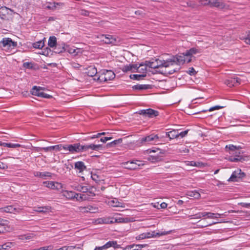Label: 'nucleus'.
I'll list each match as a JSON object with an SVG mask.
<instances>
[{
  "label": "nucleus",
  "mask_w": 250,
  "mask_h": 250,
  "mask_svg": "<svg viewBox=\"0 0 250 250\" xmlns=\"http://www.w3.org/2000/svg\"><path fill=\"white\" fill-rule=\"evenodd\" d=\"M23 66L25 68L32 69L33 68V64L31 62H24Z\"/></svg>",
  "instance_id": "nucleus-49"
},
{
  "label": "nucleus",
  "mask_w": 250,
  "mask_h": 250,
  "mask_svg": "<svg viewBox=\"0 0 250 250\" xmlns=\"http://www.w3.org/2000/svg\"><path fill=\"white\" fill-rule=\"evenodd\" d=\"M222 108H223V106H222L215 105L214 106L209 108V109L208 110V111H212L215 110H218Z\"/></svg>",
  "instance_id": "nucleus-55"
},
{
  "label": "nucleus",
  "mask_w": 250,
  "mask_h": 250,
  "mask_svg": "<svg viewBox=\"0 0 250 250\" xmlns=\"http://www.w3.org/2000/svg\"><path fill=\"white\" fill-rule=\"evenodd\" d=\"M187 165L190 166H194V167L198 166L197 163L194 161H188Z\"/></svg>",
  "instance_id": "nucleus-59"
},
{
  "label": "nucleus",
  "mask_w": 250,
  "mask_h": 250,
  "mask_svg": "<svg viewBox=\"0 0 250 250\" xmlns=\"http://www.w3.org/2000/svg\"><path fill=\"white\" fill-rule=\"evenodd\" d=\"M78 210L82 213H95L98 212L99 208L95 206L87 205L84 207H79L78 208Z\"/></svg>",
  "instance_id": "nucleus-10"
},
{
  "label": "nucleus",
  "mask_w": 250,
  "mask_h": 250,
  "mask_svg": "<svg viewBox=\"0 0 250 250\" xmlns=\"http://www.w3.org/2000/svg\"><path fill=\"white\" fill-rule=\"evenodd\" d=\"M1 43L3 47L8 46V47L16 46L17 43L16 42L12 41V40L9 38H5L2 39Z\"/></svg>",
  "instance_id": "nucleus-20"
},
{
  "label": "nucleus",
  "mask_w": 250,
  "mask_h": 250,
  "mask_svg": "<svg viewBox=\"0 0 250 250\" xmlns=\"http://www.w3.org/2000/svg\"><path fill=\"white\" fill-rule=\"evenodd\" d=\"M247 44H250V35H248V37L244 39Z\"/></svg>",
  "instance_id": "nucleus-64"
},
{
  "label": "nucleus",
  "mask_w": 250,
  "mask_h": 250,
  "mask_svg": "<svg viewBox=\"0 0 250 250\" xmlns=\"http://www.w3.org/2000/svg\"><path fill=\"white\" fill-rule=\"evenodd\" d=\"M7 167H8V166L6 164L0 161V169H6Z\"/></svg>",
  "instance_id": "nucleus-63"
},
{
  "label": "nucleus",
  "mask_w": 250,
  "mask_h": 250,
  "mask_svg": "<svg viewBox=\"0 0 250 250\" xmlns=\"http://www.w3.org/2000/svg\"><path fill=\"white\" fill-rule=\"evenodd\" d=\"M172 232V230L164 231H162L161 232H158L156 233V235L152 234L150 232H145V233H143L136 236L135 239L137 240H142V239H144L146 238H150L152 236H162V235H166L169 234Z\"/></svg>",
  "instance_id": "nucleus-7"
},
{
  "label": "nucleus",
  "mask_w": 250,
  "mask_h": 250,
  "mask_svg": "<svg viewBox=\"0 0 250 250\" xmlns=\"http://www.w3.org/2000/svg\"><path fill=\"white\" fill-rule=\"evenodd\" d=\"M122 142V139L120 138L118 140H115L112 142L108 143L107 144V146L108 147H114L117 144H118L119 143H121Z\"/></svg>",
  "instance_id": "nucleus-43"
},
{
  "label": "nucleus",
  "mask_w": 250,
  "mask_h": 250,
  "mask_svg": "<svg viewBox=\"0 0 250 250\" xmlns=\"http://www.w3.org/2000/svg\"><path fill=\"white\" fill-rule=\"evenodd\" d=\"M187 73L190 76H194L196 74V72L193 67H190L188 70L187 71Z\"/></svg>",
  "instance_id": "nucleus-51"
},
{
  "label": "nucleus",
  "mask_w": 250,
  "mask_h": 250,
  "mask_svg": "<svg viewBox=\"0 0 250 250\" xmlns=\"http://www.w3.org/2000/svg\"><path fill=\"white\" fill-rule=\"evenodd\" d=\"M0 146H6L9 148H16L19 147L21 146V145L19 144L6 143L1 142L0 143Z\"/></svg>",
  "instance_id": "nucleus-35"
},
{
  "label": "nucleus",
  "mask_w": 250,
  "mask_h": 250,
  "mask_svg": "<svg viewBox=\"0 0 250 250\" xmlns=\"http://www.w3.org/2000/svg\"><path fill=\"white\" fill-rule=\"evenodd\" d=\"M22 210V208L20 207H14L13 206H12V213L14 214H17L21 212V211Z\"/></svg>",
  "instance_id": "nucleus-48"
},
{
  "label": "nucleus",
  "mask_w": 250,
  "mask_h": 250,
  "mask_svg": "<svg viewBox=\"0 0 250 250\" xmlns=\"http://www.w3.org/2000/svg\"><path fill=\"white\" fill-rule=\"evenodd\" d=\"M94 188L91 186H89L88 188V191L86 192V195L89 197H93L95 195L94 191L93 190Z\"/></svg>",
  "instance_id": "nucleus-45"
},
{
  "label": "nucleus",
  "mask_w": 250,
  "mask_h": 250,
  "mask_svg": "<svg viewBox=\"0 0 250 250\" xmlns=\"http://www.w3.org/2000/svg\"><path fill=\"white\" fill-rule=\"evenodd\" d=\"M68 45L62 42H58V43L54 47V52L56 53H61L66 51Z\"/></svg>",
  "instance_id": "nucleus-16"
},
{
  "label": "nucleus",
  "mask_w": 250,
  "mask_h": 250,
  "mask_svg": "<svg viewBox=\"0 0 250 250\" xmlns=\"http://www.w3.org/2000/svg\"><path fill=\"white\" fill-rule=\"evenodd\" d=\"M192 219H200L202 217H206L207 218H218L217 216H215V213L210 212H201L193 215Z\"/></svg>",
  "instance_id": "nucleus-11"
},
{
  "label": "nucleus",
  "mask_w": 250,
  "mask_h": 250,
  "mask_svg": "<svg viewBox=\"0 0 250 250\" xmlns=\"http://www.w3.org/2000/svg\"><path fill=\"white\" fill-rule=\"evenodd\" d=\"M16 12L14 10L6 7L2 6L0 8V17L1 19L9 20L12 19Z\"/></svg>",
  "instance_id": "nucleus-4"
},
{
  "label": "nucleus",
  "mask_w": 250,
  "mask_h": 250,
  "mask_svg": "<svg viewBox=\"0 0 250 250\" xmlns=\"http://www.w3.org/2000/svg\"><path fill=\"white\" fill-rule=\"evenodd\" d=\"M14 246L13 243L7 242L2 245H0V250H9Z\"/></svg>",
  "instance_id": "nucleus-30"
},
{
  "label": "nucleus",
  "mask_w": 250,
  "mask_h": 250,
  "mask_svg": "<svg viewBox=\"0 0 250 250\" xmlns=\"http://www.w3.org/2000/svg\"><path fill=\"white\" fill-rule=\"evenodd\" d=\"M101 41L106 44H112L114 45H118L120 41L118 38H116L110 35H104L100 36Z\"/></svg>",
  "instance_id": "nucleus-5"
},
{
  "label": "nucleus",
  "mask_w": 250,
  "mask_h": 250,
  "mask_svg": "<svg viewBox=\"0 0 250 250\" xmlns=\"http://www.w3.org/2000/svg\"><path fill=\"white\" fill-rule=\"evenodd\" d=\"M188 132V129L182 131L181 132H179V131H178V138L179 137H181V138L185 137L187 135Z\"/></svg>",
  "instance_id": "nucleus-50"
},
{
  "label": "nucleus",
  "mask_w": 250,
  "mask_h": 250,
  "mask_svg": "<svg viewBox=\"0 0 250 250\" xmlns=\"http://www.w3.org/2000/svg\"><path fill=\"white\" fill-rule=\"evenodd\" d=\"M89 186H83L81 185H78L77 187H76L75 189L80 192L83 193H86L88 191V188Z\"/></svg>",
  "instance_id": "nucleus-36"
},
{
  "label": "nucleus",
  "mask_w": 250,
  "mask_h": 250,
  "mask_svg": "<svg viewBox=\"0 0 250 250\" xmlns=\"http://www.w3.org/2000/svg\"><path fill=\"white\" fill-rule=\"evenodd\" d=\"M151 86L149 84H136L132 86V88L134 90H145L150 88Z\"/></svg>",
  "instance_id": "nucleus-27"
},
{
  "label": "nucleus",
  "mask_w": 250,
  "mask_h": 250,
  "mask_svg": "<svg viewBox=\"0 0 250 250\" xmlns=\"http://www.w3.org/2000/svg\"><path fill=\"white\" fill-rule=\"evenodd\" d=\"M115 77V75L112 70H103L100 72L98 77L97 78H94V79L99 81L100 83H103L112 80Z\"/></svg>",
  "instance_id": "nucleus-3"
},
{
  "label": "nucleus",
  "mask_w": 250,
  "mask_h": 250,
  "mask_svg": "<svg viewBox=\"0 0 250 250\" xmlns=\"http://www.w3.org/2000/svg\"><path fill=\"white\" fill-rule=\"evenodd\" d=\"M75 248V246H63L55 250H74Z\"/></svg>",
  "instance_id": "nucleus-47"
},
{
  "label": "nucleus",
  "mask_w": 250,
  "mask_h": 250,
  "mask_svg": "<svg viewBox=\"0 0 250 250\" xmlns=\"http://www.w3.org/2000/svg\"><path fill=\"white\" fill-rule=\"evenodd\" d=\"M85 73L88 76L90 77H95V78H97L98 76L96 75L97 74V68L93 65L89 66L87 67L85 71Z\"/></svg>",
  "instance_id": "nucleus-18"
},
{
  "label": "nucleus",
  "mask_w": 250,
  "mask_h": 250,
  "mask_svg": "<svg viewBox=\"0 0 250 250\" xmlns=\"http://www.w3.org/2000/svg\"><path fill=\"white\" fill-rule=\"evenodd\" d=\"M225 83L229 87L234 86L240 83V79L237 77H230L225 81Z\"/></svg>",
  "instance_id": "nucleus-15"
},
{
  "label": "nucleus",
  "mask_w": 250,
  "mask_h": 250,
  "mask_svg": "<svg viewBox=\"0 0 250 250\" xmlns=\"http://www.w3.org/2000/svg\"><path fill=\"white\" fill-rule=\"evenodd\" d=\"M57 43V38L55 36L50 37L48 42V44L49 47L54 48Z\"/></svg>",
  "instance_id": "nucleus-29"
},
{
  "label": "nucleus",
  "mask_w": 250,
  "mask_h": 250,
  "mask_svg": "<svg viewBox=\"0 0 250 250\" xmlns=\"http://www.w3.org/2000/svg\"><path fill=\"white\" fill-rule=\"evenodd\" d=\"M186 57H187L186 55V53H183L182 55H177L176 57L177 63L179 65H180L181 64L184 63L186 62L187 63L190 62L191 59H186Z\"/></svg>",
  "instance_id": "nucleus-17"
},
{
  "label": "nucleus",
  "mask_w": 250,
  "mask_h": 250,
  "mask_svg": "<svg viewBox=\"0 0 250 250\" xmlns=\"http://www.w3.org/2000/svg\"><path fill=\"white\" fill-rule=\"evenodd\" d=\"M115 222L119 223H126L130 222V219L128 218L119 217L115 219Z\"/></svg>",
  "instance_id": "nucleus-39"
},
{
  "label": "nucleus",
  "mask_w": 250,
  "mask_h": 250,
  "mask_svg": "<svg viewBox=\"0 0 250 250\" xmlns=\"http://www.w3.org/2000/svg\"><path fill=\"white\" fill-rule=\"evenodd\" d=\"M76 49L74 48H69V46L68 45V47H67L66 51H68L70 54H74L76 52Z\"/></svg>",
  "instance_id": "nucleus-61"
},
{
  "label": "nucleus",
  "mask_w": 250,
  "mask_h": 250,
  "mask_svg": "<svg viewBox=\"0 0 250 250\" xmlns=\"http://www.w3.org/2000/svg\"><path fill=\"white\" fill-rule=\"evenodd\" d=\"M64 5L63 3L62 2H53L51 5H48L47 6V8L49 9L55 10L57 8H59V7H62Z\"/></svg>",
  "instance_id": "nucleus-31"
},
{
  "label": "nucleus",
  "mask_w": 250,
  "mask_h": 250,
  "mask_svg": "<svg viewBox=\"0 0 250 250\" xmlns=\"http://www.w3.org/2000/svg\"><path fill=\"white\" fill-rule=\"evenodd\" d=\"M178 152L180 153H187L189 152L188 149L186 147H183L178 149Z\"/></svg>",
  "instance_id": "nucleus-54"
},
{
  "label": "nucleus",
  "mask_w": 250,
  "mask_h": 250,
  "mask_svg": "<svg viewBox=\"0 0 250 250\" xmlns=\"http://www.w3.org/2000/svg\"><path fill=\"white\" fill-rule=\"evenodd\" d=\"M71 64L73 67L75 68H79L81 66L80 64H79L78 63L74 62H72L71 63Z\"/></svg>",
  "instance_id": "nucleus-62"
},
{
  "label": "nucleus",
  "mask_w": 250,
  "mask_h": 250,
  "mask_svg": "<svg viewBox=\"0 0 250 250\" xmlns=\"http://www.w3.org/2000/svg\"><path fill=\"white\" fill-rule=\"evenodd\" d=\"M52 208L50 206H46L43 207H36L34 208L33 210L35 212L45 213L51 211Z\"/></svg>",
  "instance_id": "nucleus-19"
},
{
  "label": "nucleus",
  "mask_w": 250,
  "mask_h": 250,
  "mask_svg": "<svg viewBox=\"0 0 250 250\" xmlns=\"http://www.w3.org/2000/svg\"><path fill=\"white\" fill-rule=\"evenodd\" d=\"M241 148V146H236L230 144L226 145L225 148V151L231 155L229 156L226 159L228 161L231 162H243L245 160V159L240 155V152L236 151V150H238Z\"/></svg>",
  "instance_id": "nucleus-1"
},
{
  "label": "nucleus",
  "mask_w": 250,
  "mask_h": 250,
  "mask_svg": "<svg viewBox=\"0 0 250 250\" xmlns=\"http://www.w3.org/2000/svg\"><path fill=\"white\" fill-rule=\"evenodd\" d=\"M53 246L52 245H50L46 247H41L37 250H53Z\"/></svg>",
  "instance_id": "nucleus-53"
},
{
  "label": "nucleus",
  "mask_w": 250,
  "mask_h": 250,
  "mask_svg": "<svg viewBox=\"0 0 250 250\" xmlns=\"http://www.w3.org/2000/svg\"><path fill=\"white\" fill-rule=\"evenodd\" d=\"M0 212H6V213H12V206L9 205L7 206L2 208H0Z\"/></svg>",
  "instance_id": "nucleus-37"
},
{
  "label": "nucleus",
  "mask_w": 250,
  "mask_h": 250,
  "mask_svg": "<svg viewBox=\"0 0 250 250\" xmlns=\"http://www.w3.org/2000/svg\"><path fill=\"white\" fill-rule=\"evenodd\" d=\"M110 247H113L115 249H118L120 248V245H118L117 242L116 241H109L102 246L96 247L94 250H104Z\"/></svg>",
  "instance_id": "nucleus-12"
},
{
  "label": "nucleus",
  "mask_w": 250,
  "mask_h": 250,
  "mask_svg": "<svg viewBox=\"0 0 250 250\" xmlns=\"http://www.w3.org/2000/svg\"><path fill=\"white\" fill-rule=\"evenodd\" d=\"M53 146H55V149L56 148L58 150H61L62 149L65 150L64 147H66V145H64L60 144V145H58Z\"/></svg>",
  "instance_id": "nucleus-52"
},
{
  "label": "nucleus",
  "mask_w": 250,
  "mask_h": 250,
  "mask_svg": "<svg viewBox=\"0 0 250 250\" xmlns=\"http://www.w3.org/2000/svg\"><path fill=\"white\" fill-rule=\"evenodd\" d=\"M164 136H159L158 135L152 134L140 139L141 144L146 143L148 144H159L160 142L163 141Z\"/></svg>",
  "instance_id": "nucleus-2"
},
{
  "label": "nucleus",
  "mask_w": 250,
  "mask_h": 250,
  "mask_svg": "<svg viewBox=\"0 0 250 250\" xmlns=\"http://www.w3.org/2000/svg\"><path fill=\"white\" fill-rule=\"evenodd\" d=\"M55 184H58V183L54 182L53 181H44L43 182V184L47 188H50L51 189H55L56 188V187L55 186Z\"/></svg>",
  "instance_id": "nucleus-34"
},
{
  "label": "nucleus",
  "mask_w": 250,
  "mask_h": 250,
  "mask_svg": "<svg viewBox=\"0 0 250 250\" xmlns=\"http://www.w3.org/2000/svg\"><path fill=\"white\" fill-rule=\"evenodd\" d=\"M44 46V42L39 41L33 43V46L35 48L41 49Z\"/></svg>",
  "instance_id": "nucleus-42"
},
{
  "label": "nucleus",
  "mask_w": 250,
  "mask_h": 250,
  "mask_svg": "<svg viewBox=\"0 0 250 250\" xmlns=\"http://www.w3.org/2000/svg\"><path fill=\"white\" fill-rule=\"evenodd\" d=\"M135 14L136 15L140 16L141 17H143L145 15L144 12L141 10H138L135 12Z\"/></svg>",
  "instance_id": "nucleus-57"
},
{
  "label": "nucleus",
  "mask_w": 250,
  "mask_h": 250,
  "mask_svg": "<svg viewBox=\"0 0 250 250\" xmlns=\"http://www.w3.org/2000/svg\"><path fill=\"white\" fill-rule=\"evenodd\" d=\"M34 175L35 177L44 178L46 177H51L52 174L49 172H40V171H34Z\"/></svg>",
  "instance_id": "nucleus-25"
},
{
  "label": "nucleus",
  "mask_w": 250,
  "mask_h": 250,
  "mask_svg": "<svg viewBox=\"0 0 250 250\" xmlns=\"http://www.w3.org/2000/svg\"><path fill=\"white\" fill-rule=\"evenodd\" d=\"M204 5H209L211 7H216L221 9H224L226 6L223 0H207V3H205Z\"/></svg>",
  "instance_id": "nucleus-9"
},
{
  "label": "nucleus",
  "mask_w": 250,
  "mask_h": 250,
  "mask_svg": "<svg viewBox=\"0 0 250 250\" xmlns=\"http://www.w3.org/2000/svg\"><path fill=\"white\" fill-rule=\"evenodd\" d=\"M124 165L125 168L131 170H135L139 167V164H135L134 161H127Z\"/></svg>",
  "instance_id": "nucleus-21"
},
{
  "label": "nucleus",
  "mask_w": 250,
  "mask_h": 250,
  "mask_svg": "<svg viewBox=\"0 0 250 250\" xmlns=\"http://www.w3.org/2000/svg\"><path fill=\"white\" fill-rule=\"evenodd\" d=\"M245 176L246 174L244 172H242L240 169H237L232 172L228 181L229 182H237L243 179Z\"/></svg>",
  "instance_id": "nucleus-8"
},
{
  "label": "nucleus",
  "mask_w": 250,
  "mask_h": 250,
  "mask_svg": "<svg viewBox=\"0 0 250 250\" xmlns=\"http://www.w3.org/2000/svg\"><path fill=\"white\" fill-rule=\"evenodd\" d=\"M75 168L79 170V173L83 172L86 170V167L85 166L84 163L82 161L76 162L74 164Z\"/></svg>",
  "instance_id": "nucleus-22"
},
{
  "label": "nucleus",
  "mask_w": 250,
  "mask_h": 250,
  "mask_svg": "<svg viewBox=\"0 0 250 250\" xmlns=\"http://www.w3.org/2000/svg\"><path fill=\"white\" fill-rule=\"evenodd\" d=\"M146 111H147V109H142V110H140L138 113V114H140V115H143L146 117Z\"/></svg>",
  "instance_id": "nucleus-60"
},
{
  "label": "nucleus",
  "mask_w": 250,
  "mask_h": 250,
  "mask_svg": "<svg viewBox=\"0 0 250 250\" xmlns=\"http://www.w3.org/2000/svg\"><path fill=\"white\" fill-rule=\"evenodd\" d=\"M146 76V74H133L131 75L130 77L132 79L136 80H140L143 79V78Z\"/></svg>",
  "instance_id": "nucleus-40"
},
{
  "label": "nucleus",
  "mask_w": 250,
  "mask_h": 250,
  "mask_svg": "<svg viewBox=\"0 0 250 250\" xmlns=\"http://www.w3.org/2000/svg\"><path fill=\"white\" fill-rule=\"evenodd\" d=\"M112 137H104L101 138L100 141L103 143H105L106 141L111 140Z\"/></svg>",
  "instance_id": "nucleus-58"
},
{
  "label": "nucleus",
  "mask_w": 250,
  "mask_h": 250,
  "mask_svg": "<svg viewBox=\"0 0 250 250\" xmlns=\"http://www.w3.org/2000/svg\"><path fill=\"white\" fill-rule=\"evenodd\" d=\"M147 160L152 163H156L161 161L162 158L158 155H150L148 156Z\"/></svg>",
  "instance_id": "nucleus-28"
},
{
  "label": "nucleus",
  "mask_w": 250,
  "mask_h": 250,
  "mask_svg": "<svg viewBox=\"0 0 250 250\" xmlns=\"http://www.w3.org/2000/svg\"><path fill=\"white\" fill-rule=\"evenodd\" d=\"M159 115V112L151 108L147 109L146 117L148 118H154Z\"/></svg>",
  "instance_id": "nucleus-26"
},
{
  "label": "nucleus",
  "mask_w": 250,
  "mask_h": 250,
  "mask_svg": "<svg viewBox=\"0 0 250 250\" xmlns=\"http://www.w3.org/2000/svg\"><path fill=\"white\" fill-rule=\"evenodd\" d=\"M175 61L174 60H170L169 61L163 60L162 61V62L163 63V65L162 66V67H168L170 65H173L175 63Z\"/></svg>",
  "instance_id": "nucleus-41"
},
{
  "label": "nucleus",
  "mask_w": 250,
  "mask_h": 250,
  "mask_svg": "<svg viewBox=\"0 0 250 250\" xmlns=\"http://www.w3.org/2000/svg\"><path fill=\"white\" fill-rule=\"evenodd\" d=\"M146 246V244L144 245H132L128 246L126 248V249H130L131 250H140L143 248L145 247Z\"/></svg>",
  "instance_id": "nucleus-33"
},
{
  "label": "nucleus",
  "mask_w": 250,
  "mask_h": 250,
  "mask_svg": "<svg viewBox=\"0 0 250 250\" xmlns=\"http://www.w3.org/2000/svg\"><path fill=\"white\" fill-rule=\"evenodd\" d=\"M42 91V88L40 86H34L31 90V93L32 95L35 96H38L39 93Z\"/></svg>",
  "instance_id": "nucleus-38"
},
{
  "label": "nucleus",
  "mask_w": 250,
  "mask_h": 250,
  "mask_svg": "<svg viewBox=\"0 0 250 250\" xmlns=\"http://www.w3.org/2000/svg\"><path fill=\"white\" fill-rule=\"evenodd\" d=\"M132 69V72H135V71L138 72H140V67L143 66L142 64H140L139 66H138L137 64H131V65Z\"/></svg>",
  "instance_id": "nucleus-46"
},
{
  "label": "nucleus",
  "mask_w": 250,
  "mask_h": 250,
  "mask_svg": "<svg viewBox=\"0 0 250 250\" xmlns=\"http://www.w3.org/2000/svg\"><path fill=\"white\" fill-rule=\"evenodd\" d=\"M83 150L84 151H87L89 149L91 150H98L100 148L102 147L101 145H94V144H90V145H83Z\"/></svg>",
  "instance_id": "nucleus-24"
},
{
  "label": "nucleus",
  "mask_w": 250,
  "mask_h": 250,
  "mask_svg": "<svg viewBox=\"0 0 250 250\" xmlns=\"http://www.w3.org/2000/svg\"><path fill=\"white\" fill-rule=\"evenodd\" d=\"M146 65L150 68L156 69L162 67L163 63L159 59H152L151 61H146Z\"/></svg>",
  "instance_id": "nucleus-14"
},
{
  "label": "nucleus",
  "mask_w": 250,
  "mask_h": 250,
  "mask_svg": "<svg viewBox=\"0 0 250 250\" xmlns=\"http://www.w3.org/2000/svg\"><path fill=\"white\" fill-rule=\"evenodd\" d=\"M41 150H44L45 151H48L50 150H54L55 146H50L47 147H42L40 148Z\"/></svg>",
  "instance_id": "nucleus-56"
},
{
  "label": "nucleus",
  "mask_w": 250,
  "mask_h": 250,
  "mask_svg": "<svg viewBox=\"0 0 250 250\" xmlns=\"http://www.w3.org/2000/svg\"><path fill=\"white\" fill-rule=\"evenodd\" d=\"M187 195L190 197H194L196 199H198L200 197V194L197 190L188 191L187 193Z\"/></svg>",
  "instance_id": "nucleus-32"
},
{
  "label": "nucleus",
  "mask_w": 250,
  "mask_h": 250,
  "mask_svg": "<svg viewBox=\"0 0 250 250\" xmlns=\"http://www.w3.org/2000/svg\"><path fill=\"white\" fill-rule=\"evenodd\" d=\"M201 52V51L200 49L197 48L196 47H192L189 49V50L186 51L185 53L187 57H190L189 58L191 59V56H193V55L200 53Z\"/></svg>",
  "instance_id": "nucleus-23"
},
{
  "label": "nucleus",
  "mask_w": 250,
  "mask_h": 250,
  "mask_svg": "<svg viewBox=\"0 0 250 250\" xmlns=\"http://www.w3.org/2000/svg\"><path fill=\"white\" fill-rule=\"evenodd\" d=\"M64 195L68 199H72L76 198L77 200H83L85 199V197L83 198L84 195L79 194L73 191H65L64 192Z\"/></svg>",
  "instance_id": "nucleus-13"
},
{
  "label": "nucleus",
  "mask_w": 250,
  "mask_h": 250,
  "mask_svg": "<svg viewBox=\"0 0 250 250\" xmlns=\"http://www.w3.org/2000/svg\"><path fill=\"white\" fill-rule=\"evenodd\" d=\"M170 140L178 138V130L173 129L169 131Z\"/></svg>",
  "instance_id": "nucleus-44"
},
{
  "label": "nucleus",
  "mask_w": 250,
  "mask_h": 250,
  "mask_svg": "<svg viewBox=\"0 0 250 250\" xmlns=\"http://www.w3.org/2000/svg\"><path fill=\"white\" fill-rule=\"evenodd\" d=\"M83 145L80 143H75L71 145H66V147H64L65 150H68L69 153L74 154L84 151Z\"/></svg>",
  "instance_id": "nucleus-6"
}]
</instances>
